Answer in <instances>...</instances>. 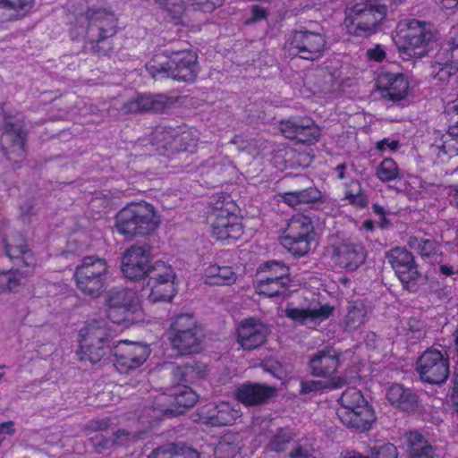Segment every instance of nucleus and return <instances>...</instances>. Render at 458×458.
Returning <instances> with one entry per match:
<instances>
[{
	"instance_id": "a211bd4d",
	"label": "nucleus",
	"mask_w": 458,
	"mask_h": 458,
	"mask_svg": "<svg viewBox=\"0 0 458 458\" xmlns=\"http://www.w3.org/2000/svg\"><path fill=\"white\" fill-rule=\"evenodd\" d=\"M387 258L404 288L410 292H415L421 276L411 253L403 248H394L390 250Z\"/></svg>"
},
{
	"instance_id": "de8ad7c7",
	"label": "nucleus",
	"mask_w": 458,
	"mask_h": 458,
	"mask_svg": "<svg viewBox=\"0 0 458 458\" xmlns=\"http://www.w3.org/2000/svg\"><path fill=\"white\" fill-rule=\"evenodd\" d=\"M293 439V433L289 428L280 429L271 439L269 449L275 452H282Z\"/></svg>"
},
{
	"instance_id": "7c9ffc66",
	"label": "nucleus",
	"mask_w": 458,
	"mask_h": 458,
	"mask_svg": "<svg viewBox=\"0 0 458 458\" xmlns=\"http://www.w3.org/2000/svg\"><path fill=\"white\" fill-rule=\"evenodd\" d=\"M202 278L208 285H232L237 280V274L229 266L211 264L205 268Z\"/></svg>"
},
{
	"instance_id": "09e8293b",
	"label": "nucleus",
	"mask_w": 458,
	"mask_h": 458,
	"mask_svg": "<svg viewBox=\"0 0 458 458\" xmlns=\"http://www.w3.org/2000/svg\"><path fill=\"white\" fill-rule=\"evenodd\" d=\"M320 137L319 127L310 119V124L308 128H301L296 136V140L303 143H313L318 141Z\"/></svg>"
},
{
	"instance_id": "4468645a",
	"label": "nucleus",
	"mask_w": 458,
	"mask_h": 458,
	"mask_svg": "<svg viewBox=\"0 0 458 458\" xmlns=\"http://www.w3.org/2000/svg\"><path fill=\"white\" fill-rule=\"evenodd\" d=\"M416 369L423 381L441 384L449 375L448 358L440 351L429 348L418 359Z\"/></svg>"
},
{
	"instance_id": "69168bd1",
	"label": "nucleus",
	"mask_w": 458,
	"mask_h": 458,
	"mask_svg": "<svg viewBox=\"0 0 458 458\" xmlns=\"http://www.w3.org/2000/svg\"><path fill=\"white\" fill-rule=\"evenodd\" d=\"M253 21H259L266 17V11L259 6H253L252 8Z\"/></svg>"
},
{
	"instance_id": "79ce46f5",
	"label": "nucleus",
	"mask_w": 458,
	"mask_h": 458,
	"mask_svg": "<svg viewBox=\"0 0 458 458\" xmlns=\"http://www.w3.org/2000/svg\"><path fill=\"white\" fill-rule=\"evenodd\" d=\"M376 175L381 182H390L399 176L397 164L392 158H385L377 167Z\"/></svg>"
},
{
	"instance_id": "a19ab883",
	"label": "nucleus",
	"mask_w": 458,
	"mask_h": 458,
	"mask_svg": "<svg viewBox=\"0 0 458 458\" xmlns=\"http://www.w3.org/2000/svg\"><path fill=\"white\" fill-rule=\"evenodd\" d=\"M310 119L308 117L293 118L281 121L279 130L285 138L295 139L301 128H308Z\"/></svg>"
},
{
	"instance_id": "338daca9",
	"label": "nucleus",
	"mask_w": 458,
	"mask_h": 458,
	"mask_svg": "<svg viewBox=\"0 0 458 458\" xmlns=\"http://www.w3.org/2000/svg\"><path fill=\"white\" fill-rule=\"evenodd\" d=\"M180 454H183L184 458H199V454L191 448L182 449L181 452H178Z\"/></svg>"
},
{
	"instance_id": "c85d7f7f",
	"label": "nucleus",
	"mask_w": 458,
	"mask_h": 458,
	"mask_svg": "<svg viewBox=\"0 0 458 458\" xmlns=\"http://www.w3.org/2000/svg\"><path fill=\"white\" fill-rule=\"evenodd\" d=\"M34 5L35 0H0V22L23 18Z\"/></svg>"
},
{
	"instance_id": "bf43d9fd",
	"label": "nucleus",
	"mask_w": 458,
	"mask_h": 458,
	"mask_svg": "<svg viewBox=\"0 0 458 458\" xmlns=\"http://www.w3.org/2000/svg\"><path fill=\"white\" fill-rule=\"evenodd\" d=\"M409 325H410V331L413 335L411 337H414L416 339H420L425 336V331L423 330L422 326L419 321L412 319L409 322Z\"/></svg>"
},
{
	"instance_id": "a878e982",
	"label": "nucleus",
	"mask_w": 458,
	"mask_h": 458,
	"mask_svg": "<svg viewBox=\"0 0 458 458\" xmlns=\"http://www.w3.org/2000/svg\"><path fill=\"white\" fill-rule=\"evenodd\" d=\"M276 391L275 387L267 385L248 383L237 387L235 397L245 406H255L272 398L276 394Z\"/></svg>"
},
{
	"instance_id": "c03bdc74",
	"label": "nucleus",
	"mask_w": 458,
	"mask_h": 458,
	"mask_svg": "<svg viewBox=\"0 0 458 458\" xmlns=\"http://www.w3.org/2000/svg\"><path fill=\"white\" fill-rule=\"evenodd\" d=\"M172 335L185 331L200 330L196 326V319L191 314L178 315L171 324Z\"/></svg>"
},
{
	"instance_id": "6ab92c4d",
	"label": "nucleus",
	"mask_w": 458,
	"mask_h": 458,
	"mask_svg": "<svg viewBox=\"0 0 458 458\" xmlns=\"http://www.w3.org/2000/svg\"><path fill=\"white\" fill-rule=\"evenodd\" d=\"M437 77L447 81L458 72V29H452L435 56Z\"/></svg>"
},
{
	"instance_id": "5fc2aeb1",
	"label": "nucleus",
	"mask_w": 458,
	"mask_h": 458,
	"mask_svg": "<svg viewBox=\"0 0 458 458\" xmlns=\"http://www.w3.org/2000/svg\"><path fill=\"white\" fill-rule=\"evenodd\" d=\"M290 456L291 458H316L314 449L304 445L296 446Z\"/></svg>"
},
{
	"instance_id": "c756f323",
	"label": "nucleus",
	"mask_w": 458,
	"mask_h": 458,
	"mask_svg": "<svg viewBox=\"0 0 458 458\" xmlns=\"http://www.w3.org/2000/svg\"><path fill=\"white\" fill-rule=\"evenodd\" d=\"M403 444L411 458H435L433 447L417 431L406 433L403 437Z\"/></svg>"
},
{
	"instance_id": "f8f14e48",
	"label": "nucleus",
	"mask_w": 458,
	"mask_h": 458,
	"mask_svg": "<svg viewBox=\"0 0 458 458\" xmlns=\"http://www.w3.org/2000/svg\"><path fill=\"white\" fill-rule=\"evenodd\" d=\"M231 208V203L216 206L208 216L212 234L219 241L236 240L242 234L241 218Z\"/></svg>"
},
{
	"instance_id": "4c0bfd02",
	"label": "nucleus",
	"mask_w": 458,
	"mask_h": 458,
	"mask_svg": "<svg viewBox=\"0 0 458 458\" xmlns=\"http://www.w3.org/2000/svg\"><path fill=\"white\" fill-rule=\"evenodd\" d=\"M367 310L362 302H354L347 310L344 318V325L346 330H354L359 328L366 321Z\"/></svg>"
},
{
	"instance_id": "72a5a7b5",
	"label": "nucleus",
	"mask_w": 458,
	"mask_h": 458,
	"mask_svg": "<svg viewBox=\"0 0 458 458\" xmlns=\"http://www.w3.org/2000/svg\"><path fill=\"white\" fill-rule=\"evenodd\" d=\"M33 268L27 267L25 272L8 270L0 272V292H18L25 284L26 278Z\"/></svg>"
},
{
	"instance_id": "c9c22d12",
	"label": "nucleus",
	"mask_w": 458,
	"mask_h": 458,
	"mask_svg": "<svg viewBox=\"0 0 458 458\" xmlns=\"http://www.w3.org/2000/svg\"><path fill=\"white\" fill-rule=\"evenodd\" d=\"M408 245L412 250L418 251L420 255L428 261H432L433 258L437 255L438 245L436 241L428 238H420L418 236H410Z\"/></svg>"
},
{
	"instance_id": "bb28decb",
	"label": "nucleus",
	"mask_w": 458,
	"mask_h": 458,
	"mask_svg": "<svg viewBox=\"0 0 458 458\" xmlns=\"http://www.w3.org/2000/svg\"><path fill=\"white\" fill-rule=\"evenodd\" d=\"M339 366V353L333 349H326L318 352L310 361L313 375L329 377L336 372Z\"/></svg>"
},
{
	"instance_id": "58836bf2",
	"label": "nucleus",
	"mask_w": 458,
	"mask_h": 458,
	"mask_svg": "<svg viewBox=\"0 0 458 458\" xmlns=\"http://www.w3.org/2000/svg\"><path fill=\"white\" fill-rule=\"evenodd\" d=\"M206 366L200 363L177 367L174 375L176 379L186 383H194L202 379L206 375Z\"/></svg>"
},
{
	"instance_id": "0eeeda50",
	"label": "nucleus",
	"mask_w": 458,
	"mask_h": 458,
	"mask_svg": "<svg viewBox=\"0 0 458 458\" xmlns=\"http://www.w3.org/2000/svg\"><path fill=\"white\" fill-rule=\"evenodd\" d=\"M111 334L104 321H92L79 332L76 356L81 362L97 364L108 353Z\"/></svg>"
},
{
	"instance_id": "4be33fe9",
	"label": "nucleus",
	"mask_w": 458,
	"mask_h": 458,
	"mask_svg": "<svg viewBox=\"0 0 458 458\" xmlns=\"http://www.w3.org/2000/svg\"><path fill=\"white\" fill-rule=\"evenodd\" d=\"M376 89L382 98L401 101L408 95L409 81L402 73L382 72L377 76Z\"/></svg>"
},
{
	"instance_id": "cd10ccee",
	"label": "nucleus",
	"mask_w": 458,
	"mask_h": 458,
	"mask_svg": "<svg viewBox=\"0 0 458 458\" xmlns=\"http://www.w3.org/2000/svg\"><path fill=\"white\" fill-rule=\"evenodd\" d=\"M5 250L12 259H21L25 267L34 268L35 259L21 234H10L4 238Z\"/></svg>"
},
{
	"instance_id": "aec40b11",
	"label": "nucleus",
	"mask_w": 458,
	"mask_h": 458,
	"mask_svg": "<svg viewBox=\"0 0 458 458\" xmlns=\"http://www.w3.org/2000/svg\"><path fill=\"white\" fill-rule=\"evenodd\" d=\"M335 307L327 303L310 304L306 309H299L288 306L285 316L296 324L306 326L310 328L317 327L320 323L328 319L334 313Z\"/></svg>"
},
{
	"instance_id": "393cba45",
	"label": "nucleus",
	"mask_w": 458,
	"mask_h": 458,
	"mask_svg": "<svg viewBox=\"0 0 458 458\" xmlns=\"http://www.w3.org/2000/svg\"><path fill=\"white\" fill-rule=\"evenodd\" d=\"M174 103L173 98L165 95H139L123 105L125 113L164 112Z\"/></svg>"
},
{
	"instance_id": "dca6fc26",
	"label": "nucleus",
	"mask_w": 458,
	"mask_h": 458,
	"mask_svg": "<svg viewBox=\"0 0 458 458\" xmlns=\"http://www.w3.org/2000/svg\"><path fill=\"white\" fill-rule=\"evenodd\" d=\"M114 367L120 373H128L140 368L148 358L150 350L140 343L122 341L112 349Z\"/></svg>"
},
{
	"instance_id": "0e129e2a",
	"label": "nucleus",
	"mask_w": 458,
	"mask_h": 458,
	"mask_svg": "<svg viewBox=\"0 0 458 458\" xmlns=\"http://www.w3.org/2000/svg\"><path fill=\"white\" fill-rule=\"evenodd\" d=\"M444 9H454L458 5V0H436Z\"/></svg>"
},
{
	"instance_id": "39448f33",
	"label": "nucleus",
	"mask_w": 458,
	"mask_h": 458,
	"mask_svg": "<svg viewBox=\"0 0 458 458\" xmlns=\"http://www.w3.org/2000/svg\"><path fill=\"white\" fill-rule=\"evenodd\" d=\"M106 307L109 320L123 327L144 321L140 301L132 290L111 289L106 296Z\"/></svg>"
},
{
	"instance_id": "ea45409f",
	"label": "nucleus",
	"mask_w": 458,
	"mask_h": 458,
	"mask_svg": "<svg viewBox=\"0 0 458 458\" xmlns=\"http://www.w3.org/2000/svg\"><path fill=\"white\" fill-rule=\"evenodd\" d=\"M259 275L265 278L290 283L289 267L278 261H268L259 269Z\"/></svg>"
},
{
	"instance_id": "5701e85b",
	"label": "nucleus",
	"mask_w": 458,
	"mask_h": 458,
	"mask_svg": "<svg viewBox=\"0 0 458 458\" xmlns=\"http://www.w3.org/2000/svg\"><path fill=\"white\" fill-rule=\"evenodd\" d=\"M365 259L364 248L358 242L344 241L333 248V261L349 271L356 270L363 264Z\"/></svg>"
},
{
	"instance_id": "6e6552de",
	"label": "nucleus",
	"mask_w": 458,
	"mask_h": 458,
	"mask_svg": "<svg viewBox=\"0 0 458 458\" xmlns=\"http://www.w3.org/2000/svg\"><path fill=\"white\" fill-rule=\"evenodd\" d=\"M109 273L107 261L96 255L84 257L76 267L73 278L85 295L98 297L106 288Z\"/></svg>"
},
{
	"instance_id": "9b49d317",
	"label": "nucleus",
	"mask_w": 458,
	"mask_h": 458,
	"mask_svg": "<svg viewBox=\"0 0 458 458\" xmlns=\"http://www.w3.org/2000/svg\"><path fill=\"white\" fill-rule=\"evenodd\" d=\"M313 225L304 215H295L288 222L284 234L280 237L281 245L294 256H304L310 250Z\"/></svg>"
},
{
	"instance_id": "20e7f679",
	"label": "nucleus",
	"mask_w": 458,
	"mask_h": 458,
	"mask_svg": "<svg viewBox=\"0 0 458 458\" xmlns=\"http://www.w3.org/2000/svg\"><path fill=\"white\" fill-rule=\"evenodd\" d=\"M386 14V7L382 0H366L346 10L344 24L348 34L367 37L378 30Z\"/></svg>"
},
{
	"instance_id": "a18cd8bd",
	"label": "nucleus",
	"mask_w": 458,
	"mask_h": 458,
	"mask_svg": "<svg viewBox=\"0 0 458 458\" xmlns=\"http://www.w3.org/2000/svg\"><path fill=\"white\" fill-rule=\"evenodd\" d=\"M174 400L179 407H191L198 400L197 394L188 386L179 387L174 394Z\"/></svg>"
},
{
	"instance_id": "37998d69",
	"label": "nucleus",
	"mask_w": 458,
	"mask_h": 458,
	"mask_svg": "<svg viewBox=\"0 0 458 458\" xmlns=\"http://www.w3.org/2000/svg\"><path fill=\"white\" fill-rule=\"evenodd\" d=\"M154 140L158 148L173 150L182 139L175 137L171 130L160 128L154 132Z\"/></svg>"
},
{
	"instance_id": "2eb2a0df",
	"label": "nucleus",
	"mask_w": 458,
	"mask_h": 458,
	"mask_svg": "<svg viewBox=\"0 0 458 458\" xmlns=\"http://www.w3.org/2000/svg\"><path fill=\"white\" fill-rule=\"evenodd\" d=\"M151 249L148 245H132L122 257L121 270L130 280L146 278L152 267Z\"/></svg>"
},
{
	"instance_id": "2f4dec72",
	"label": "nucleus",
	"mask_w": 458,
	"mask_h": 458,
	"mask_svg": "<svg viewBox=\"0 0 458 458\" xmlns=\"http://www.w3.org/2000/svg\"><path fill=\"white\" fill-rule=\"evenodd\" d=\"M388 402L403 411L412 410L417 403V396L409 388L399 384L392 385L386 392Z\"/></svg>"
},
{
	"instance_id": "4d7b16f0",
	"label": "nucleus",
	"mask_w": 458,
	"mask_h": 458,
	"mask_svg": "<svg viewBox=\"0 0 458 458\" xmlns=\"http://www.w3.org/2000/svg\"><path fill=\"white\" fill-rule=\"evenodd\" d=\"M376 148L379 151L383 152L386 149H389L390 151H395L399 148V141L395 140L383 139L377 143Z\"/></svg>"
},
{
	"instance_id": "9d476101",
	"label": "nucleus",
	"mask_w": 458,
	"mask_h": 458,
	"mask_svg": "<svg viewBox=\"0 0 458 458\" xmlns=\"http://www.w3.org/2000/svg\"><path fill=\"white\" fill-rule=\"evenodd\" d=\"M72 30L77 37H95V32L98 31V38L105 39L115 33V18L106 10L90 8L76 17L72 24Z\"/></svg>"
},
{
	"instance_id": "e2e57ef3",
	"label": "nucleus",
	"mask_w": 458,
	"mask_h": 458,
	"mask_svg": "<svg viewBox=\"0 0 458 458\" xmlns=\"http://www.w3.org/2000/svg\"><path fill=\"white\" fill-rule=\"evenodd\" d=\"M439 270L442 275L450 276L452 275L458 273V264L457 265H441L439 267Z\"/></svg>"
},
{
	"instance_id": "680f3d73",
	"label": "nucleus",
	"mask_w": 458,
	"mask_h": 458,
	"mask_svg": "<svg viewBox=\"0 0 458 458\" xmlns=\"http://www.w3.org/2000/svg\"><path fill=\"white\" fill-rule=\"evenodd\" d=\"M131 439V437L129 433H127L124 430H118L114 434V438L113 440V444L118 445H123L128 444V442Z\"/></svg>"
},
{
	"instance_id": "49530a36",
	"label": "nucleus",
	"mask_w": 458,
	"mask_h": 458,
	"mask_svg": "<svg viewBox=\"0 0 458 458\" xmlns=\"http://www.w3.org/2000/svg\"><path fill=\"white\" fill-rule=\"evenodd\" d=\"M436 147L439 149L438 156H441L442 154L449 156L458 155V142L451 134L449 129L447 132L443 135L440 142L436 143Z\"/></svg>"
},
{
	"instance_id": "603ef678",
	"label": "nucleus",
	"mask_w": 458,
	"mask_h": 458,
	"mask_svg": "<svg viewBox=\"0 0 458 458\" xmlns=\"http://www.w3.org/2000/svg\"><path fill=\"white\" fill-rule=\"evenodd\" d=\"M237 453V446L230 444L225 439L220 441L215 448V454L217 458L233 457Z\"/></svg>"
},
{
	"instance_id": "473e14b6",
	"label": "nucleus",
	"mask_w": 458,
	"mask_h": 458,
	"mask_svg": "<svg viewBox=\"0 0 458 458\" xmlns=\"http://www.w3.org/2000/svg\"><path fill=\"white\" fill-rule=\"evenodd\" d=\"M201 342V330L185 331L171 336V343L174 349L181 353L197 352Z\"/></svg>"
},
{
	"instance_id": "f3484780",
	"label": "nucleus",
	"mask_w": 458,
	"mask_h": 458,
	"mask_svg": "<svg viewBox=\"0 0 458 458\" xmlns=\"http://www.w3.org/2000/svg\"><path fill=\"white\" fill-rule=\"evenodd\" d=\"M197 416L196 420L204 425L224 427L233 425L242 417V412L230 403L221 401L201 406Z\"/></svg>"
},
{
	"instance_id": "423d86ee",
	"label": "nucleus",
	"mask_w": 458,
	"mask_h": 458,
	"mask_svg": "<svg viewBox=\"0 0 458 458\" xmlns=\"http://www.w3.org/2000/svg\"><path fill=\"white\" fill-rule=\"evenodd\" d=\"M338 403L336 413L345 426L360 430L370 428L376 420L375 412L360 390L347 388L342 393Z\"/></svg>"
},
{
	"instance_id": "f03ea898",
	"label": "nucleus",
	"mask_w": 458,
	"mask_h": 458,
	"mask_svg": "<svg viewBox=\"0 0 458 458\" xmlns=\"http://www.w3.org/2000/svg\"><path fill=\"white\" fill-rule=\"evenodd\" d=\"M394 39L404 57L420 58L433 48L437 32L430 24L417 20H405L398 23Z\"/></svg>"
},
{
	"instance_id": "774afa93",
	"label": "nucleus",
	"mask_w": 458,
	"mask_h": 458,
	"mask_svg": "<svg viewBox=\"0 0 458 458\" xmlns=\"http://www.w3.org/2000/svg\"><path fill=\"white\" fill-rule=\"evenodd\" d=\"M340 458H366L357 452H345L343 453Z\"/></svg>"
},
{
	"instance_id": "6e6d98bb",
	"label": "nucleus",
	"mask_w": 458,
	"mask_h": 458,
	"mask_svg": "<svg viewBox=\"0 0 458 458\" xmlns=\"http://www.w3.org/2000/svg\"><path fill=\"white\" fill-rule=\"evenodd\" d=\"M367 56L369 60L382 62L386 58V53L382 45H376L375 47L368 49Z\"/></svg>"
},
{
	"instance_id": "f704fd0d",
	"label": "nucleus",
	"mask_w": 458,
	"mask_h": 458,
	"mask_svg": "<svg viewBox=\"0 0 458 458\" xmlns=\"http://www.w3.org/2000/svg\"><path fill=\"white\" fill-rule=\"evenodd\" d=\"M289 284L284 281L259 276L255 284V289L257 293L260 295L275 297L284 293L289 287Z\"/></svg>"
},
{
	"instance_id": "13d9d810",
	"label": "nucleus",
	"mask_w": 458,
	"mask_h": 458,
	"mask_svg": "<svg viewBox=\"0 0 458 458\" xmlns=\"http://www.w3.org/2000/svg\"><path fill=\"white\" fill-rule=\"evenodd\" d=\"M284 202H285L290 207H296L301 204L298 191H289L284 193L282 196Z\"/></svg>"
},
{
	"instance_id": "e433bc0d",
	"label": "nucleus",
	"mask_w": 458,
	"mask_h": 458,
	"mask_svg": "<svg viewBox=\"0 0 458 458\" xmlns=\"http://www.w3.org/2000/svg\"><path fill=\"white\" fill-rule=\"evenodd\" d=\"M346 384V380L343 377H333L329 380H306L301 382V393H318L327 389L340 388Z\"/></svg>"
},
{
	"instance_id": "412c9836",
	"label": "nucleus",
	"mask_w": 458,
	"mask_h": 458,
	"mask_svg": "<svg viewBox=\"0 0 458 458\" xmlns=\"http://www.w3.org/2000/svg\"><path fill=\"white\" fill-rule=\"evenodd\" d=\"M224 0H157L165 18L179 22L185 13L186 5L194 10L210 13L223 4Z\"/></svg>"
},
{
	"instance_id": "b1692460",
	"label": "nucleus",
	"mask_w": 458,
	"mask_h": 458,
	"mask_svg": "<svg viewBox=\"0 0 458 458\" xmlns=\"http://www.w3.org/2000/svg\"><path fill=\"white\" fill-rule=\"evenodd\" d=\"M268 334L267 325L258 319L248 318L238 327V342L243 349L252 350L263 344Z\"/></svg>"
},
{
	"instance_id": "052dcab7",
	"label": "nucleus",
	"mask_w": 458,
	"mask_h": 458,
	"mask_svg": "<svg viewBox=\"0 0 458 458\" xmlns=\"http://www.w3.org/2000/svg\"><path fill=\"white\" fill-rule=\"evenodd\" d=\"M167 399V396L165 394H160L158 396V405L160 406L159 407V412L160 413H163L165 415H175V414H178V413H182V411H180L178 409H172V408H168L165 405H163V402L165 401Z\"/></svg>"
},
{
	"instance_id": "864d4df0",
	"label": "nucleus",
	"mask_w": 458,
	"mask_h": 458,
	"mask_svg": "<svg viewBox=\"0 0 458 458\" xmlns=\"http://www.w3.org/2000/svg\"><path fill=\"white\" fill-rule=\"evenodd\" d=\"M301 204L311 203L320 199L321 193L316 188H308L303 191H298Z\"/></svg>"
},
{
	"instance_id": "7ed1b4c3",
	"label": "nucleus",
	"mask_w": 458,
	"mask_h": 458,
	"mask_svg": "<svg viewBox=\"0 0 458 458\" xmlns=\"http://www.w3.org/2000/svg\"><path fill=\"white\" fill-rule=\"evenodd\" d=\"M146 68L153 77L165 73L176 81H193L199 72L198 55L190 49L167 51Z\"/></svg>"
},
{
	"instance_id": "1a4fd4ad",
	"label": "nucleus",
	"mask_w": 458,
	"mask_h": 458,
	"mask_svg": "<svg viewBox=\"0 0 458 458\" xmlns=\"http://www.w3.org/2000/svg\"><path fill=\"white\" fill-rule=\"evenodd\" d=\"M144 291L151 302L171 301L177 292V276L173 266L163 260L153 262Z\"/></svg>"
},
{
	"instance_id": "ddd939ff",
	"label": "nucleus",
	"mask_w": 458,
	"mask_h": 458,
	"mask_svg": "<svg viewBox=\"0 0 458 458\" xmlns=\"http://www.w3.org/2000/svg\"><path fill=\"white\" fill-rule=\"evenodd\" d=\"M289 50H294L301 58L317 60L326 49V38L320 31L299 30L293 31L287 38Z\"/></svg>"
},
{
	"instance_id": "f257e3e1",
	"label": "nucleus",
	"mask_w": 458,
	"mask_h": 458,
	"mask_svg": "<svg viewBox=\"0 0 458 458\" xmlns=\"http://www.w3.org/2000/svg\"><path fill=\"white\" fill-rule=\"evenodd\" d=\"M161 224L157 209L146 201L132 202L115 216L114 229L125 239L145 236L155 232Z\"/></svg>"
},
{
	"instance_id": "3c124183",
	"label": "nucleus",
	"mask_w": 458,
	"mask_h": 458,
	"mask_svg": "<svg viewBox=\"0 0 458 458\" xmlns=\"http://www.w3.org/2000/svg\"><path fill=\"white\" fill-rule=\"evenodd\" d=\"M149 458H184V455L180 454L174 445L171 444L156 449Z\"/></svg>"
},
{
	"instance_id": "8fccbe9b",
	"label": "nucleus",
	"mask_w": 458,
	"mask_h": 458,
	"mask_svg": "<svg viewBox=\"0 0 458 458\" xmlns=\"http://www.w3.org/2000/svg\"><path fill=\"white\" fill-rule=\"evenodd\" d=\"M397 448L391 443H384L373 447L370 458H397Z\"/></svg>"
}]
</instances>
